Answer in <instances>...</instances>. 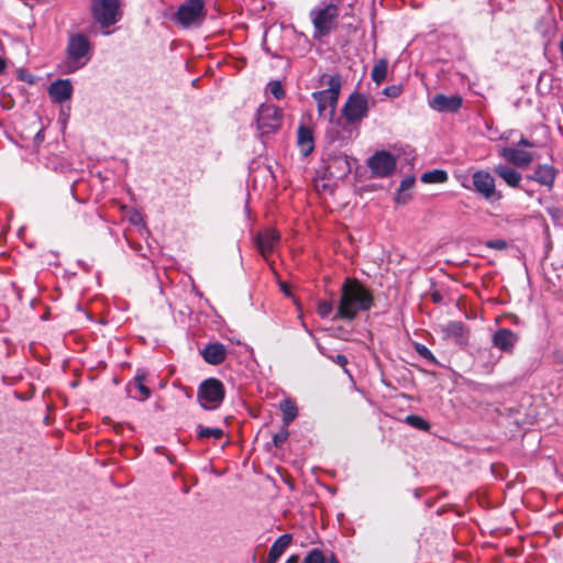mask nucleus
<instances>
[{
  "mask_svg": "<svg viewBox=\"0 0 563 563\" xmlns=\"http://www.w3.org/2000/svg\"><path fill=\"white\" fill-rule=\"evenodd\" d=\"M374 303L372 292L357 279L345 278L340 288V300L333 320L352 321L360 312L368 311Z\"/></svg>",
  "mask_w": 563,
  "mask_h": 563,
  "instance_id": "obj_1",
  "label": "nucleus"
},
{
  "mask_svg": "<svg viewBox=\"0 0 563 563\" xmlns=\"http://www.w3.org/2000/svg\"><path fill=\"white\" fill-rule=\"evenodd\" d=\"M93 44L88 35L81 32L68 34L63 71L73 74L85 67L92 58Z\"/></svg>",
  "mask_w": 563,
  "mask_h": 563,
  "instance_id": "obj_2",
  "label": "nucleus"
},
{
  "mask_svg": "<svg viewBox=\"0 0 563 563\" xmlns=\"http://www.w3.org/2000/svg\"><path fill=\"white\" fill-rule=\"evenodd\" d=\"M327 84L328 88L313 92L312 98L317 102L319 115L332 121L341 89V78L340 76H330Z\"/></svg>",
  "mask_w": 563,
  "mask_h": 563,
  "instance_id": "obj_3",
  "label": "nucleus"
},
{
  "mask_svg": "<svg viewBox=\"0 0 563 563\" xmlns=\"http://www.w3.org/2000/svg\"><path fill=\"white\" fill-rule=\"evenodd\" d=\"M463 188L474 191L487 201H497L503 198L501 192L497 191L495 178L484 169L473 173L471 181L467 178L461 180Z\"/></svg>",
  "mask_w": 563,
  "mask_h": 563,
  "instance_id": "obj_4",
  "label": "nucleus"
},
{
  "mask_svg": "<svg viewBox=\"0 0 563 563\" xmlns=\"http://www.w3.org/2000/svg\"><path fill=\"white\" fill-rule=\"evenodd\" d=\"M206 18L203 0H185L174 15V21L183 29H194L202 25Z\"/></svg>",
  "mask_w": 563,
  "mask_h": 563,
  "instance_id": "obj_5",
  "label": "nucleus"
},
{
  "mask_svg": "<svg viewBox=\"0 0 563 563\" xmlns=\"http://www.w3.org/2000/svg\"><path fill=\"white\" fill-rule=\"evenodd\" d=\"M91 14L93 20L102 27H110L122 18L120 0H92Z\"/></svg>",
  "mask_w": 563,
  "mask_h": 563,
  "instance_id": "obj_6",
  "label": "nucleus"
},
{
  "mask_svg": "<svg viewBox=\"0 0 563 563\" xmlns=\"http://www.w3.org/2000/svg\"><path fill=\"white\" fill-rule=\"evenodd\" d=\"M314 26V37L328 35L335 26L339 8L333 3L317 7L310 12Z\"/></svg>",
  "mask_w": 563,
  "mask_h": 563,
  "instance_id": "obj_7",
  "label": "nucleus"
},
{
  "mask_svg": "<svg viewBox=\"0 0 563 563\" xmlns=\"http://www.w3.org/2000/svg\"><path fill=\"white\" fill-rule=\"evenodd\" d=\"M198 401L207 410H214L220 407L224 398V386L217 378L203 380L198 388Z\"/></svg>",
  "mask_w": 563,
  "mask_h": 563,
  "instance_id": "obj_8",
  "label": "nucleus"
},
{
  "mask_svg": "<svg viewBox=\"0 0 563 563\" xmlns=\"http://www.w3.org/2000/svg\"><path fill=\"white\" fill-rule=\"evenodd\" d=\"M282 110L274 104H262L256 113V125L261 137L275 133L282 125Z\"/></svg>",
  "mask_w": 563,
  "mask_h": 563,
  "instance_id": "obj_9",
  "label": "nucleus"
},
{
  "mask_svg": "<svg viewBox=\"0 0 563 563\" xmlns=\"http://www.w3.org/2000/svg\"><path fill=\"white\" fill-rule=\"evenodd\" d=\"M396 157L387 151H378L367 161V166L375 177L390 176L396 169Z\"/></svg>",
  "mask_w": 563,
  "mask_h": 563,
  "instance_id": "obj_10",
  "label": "nucleus"
},
{
  "mask_svg": "<svg viewBox=\"0 0 563 563\" xmlns=\"http://www.w3.org/2000/svg\"><path fill=\"white\" fill-rule=\"evenodd\" d=\"M368 100L361 93L350 96L343 108V114L350 122L360 121L367 115Z\"/></svg>",
  "mask_w": 563,
  "mask_h": 563,
  "instance_id": "obj_11",
  "label": "nucleus"
},
{
  "mask_svg": "<svg viewBox=\"0 0 563 563\" xmlns=\"http://www.w3.org/2000/svg\"><path fill=\"white\" fill-rule=\"evenodd\" d=\"M279 241L280 235L273 228L264 229L263 231L258 232L254 238V242L257 250L266 260L268 255H271L275 251L276 246L279 244Z\"/></svg>",
  "mask_w": 563,
  "mask_h": 563,
  "instance_id": "obj_12",
  "label": "nucleus"
},
{
  "mask_svg": "<svg viewBox=\"0 0 563 563\" xmlns=\"http://www.w3.org/2000/svg\"><path fill=\"white\" fill-rule=\"evenodd\" d=\"M499 156L519 168H526L533 162L532 153L515 146L503 147L499 151Z\"/></svg>",
  "mask_w": 563,
  "mask_h": 563,
  "instance_id": "obj_13",
  "label": "nucleus"
},
{
  "mask_svg": "<svg viewBox=\"0 0 563 563\" xmlns=\"http://www.w3.org/2000/svg\"><path fill=\"white\" fill-rule=\"evenodd\" d=\"M443 338L452 340L457 345H464L468 340V328L462 321H449L441 327Z\"/></svg>",
  "mask_w": 563,
  "mask_h": 563,
  "instance_id": "obj_14",
  "label": "nucleus"
},
{
  "mask_svg": "<svg viewBox=\"0 0 563 563\" xmlns=\"http://www.w3.org/2000/svg\"><path fill=\"white\" fill-rule=\"evenodd\" d=\"M48 95L54 102L62 103L70 99L73 95V85L69 79H57L51 84Z\"/></svg>",
  "mask_w": 563,
  "mask_h": 563,
  "instance_id": "obj_15",
  "label": "nucleus"
},
{
  "mask_svg": "<svg viewBox=\"0 0 563 563\" xmlns=\"http://www.w3.org/2000/svg\"><path fill=\"white\" fill-rule=\"evenodd\" d=\"M556 170L552 165L541 164L538 165L532 175L527 176L528 179L534 180L538 184L551 189L554 185Z\"/></svg>",
  "mask_w": 563,
  "mask_h": 563,
  "instance_id": "obj_16",
  "label": "nucleus"
},
{
  "mask_svg": "<svg viewBox=\"0 0 563 563\" xmlns=\"http://www.w3.org/2000/svg\"><path fill=\"white\" fill-rule=\"evenodd\" d=\"M431 108L438 111H457L462 106V98L459 96L435 95L430 101Z\"/></svg>",
  "mask_w": 563,
  "mask_h": 563,
  "instance_id": "obj_17",
  "label": "nucleus"
},
{
  "mask_svg": "<svg viewBox=\"0 0 563 563\" xmlns=\"http://www.w3.org/2000/svg\"><path fill=\"white\" fill-rule=\"evenodd\" d=\"M146 373L139 372L134 380L128 386L129 395L140 401L146 400L151 396V390L145 386Z\"/></svg>",
  "mask_w": 563,
  "mask_h": 563,
  "instance_id": "obj_18",
  "label": "nucleus"
},
{
  "mask_svg": "<svg viewBox=\"0 0 563 563\" xmlns=\"http://www.w3.org/2000/svg\"><path fill=\"white\" fill-rule=\"evenodd\" d=\"M494 173L511 188H518L522 179L518 170L505 164L496 165Z\"/></svg>",
  "mask_w": 563,
  "mask_h": 563,
  "instance_id": "obj_19",
  "label": "nucleus"
},
{
  "mask_svg": "<svg viewBox=\"0 0 563 563\" xmlns=\"http://www.w3.org/2000/svg\"><path fill=\"white\" fill-rule=\"evenodd\" d=\"M291 541L292 536L290 533H285L278 537L269 549L266 563H277L286 549L290 545Z\"/></svg>",
  "mask_w": 563,
  "mask_h": 563,
  "instance_id": "obj_20",
  "label": "nucleus"
},
{
  "mask_svg": "<svg viewBox=\"0 0 563 563\" xmlns=\"http://www.w3.org/2000/svg\"><path fill=\"white\" fill-rule=\"evenodd\" d=\"M517 342V335L509 329H500L495 332L493 343L503 351H511Z\"/></svg>",
  "mask_w": 563,
  "mask_h": 563,
  "instance_id": "obj_21",
  "label": "nucleus"
},
{
  "mask_svg": "<svg viewBox=\"0 0 563 563\" xmlns=\"http://www.w3.org/2000/svg\"><path fill=\"white\" fill-rule=\"evenodd\" d=\"M297 144L302 155L307 156L314 148L313 134L309 126L300 125L297 131Z\"/></svg>",
  "mask_w": 563,
  "mask_h": 563,
  "instance_id": "obj_22",
  "label": "nucleus"
},
{
  "mask_svg": "<svg viewBox=\"0 0 563 563\" xmlns=\"http://www.w3.org/2000/svg\"><path fill=\"white\" fill-rule=\"evenodd\" d=\"M225 347L221 343L209 344L202 351L203 360L212 365L222 363L225 358Z\"/></svg>",
  "mask_w": 563,
  "mask_h": 563,
  "instance_id": "obj_23",
  "label": "nucleus"
},
{
  "mask_svg": "<svg viewBox=\"0 0 563 563\" xmlns=\"http://www.w3.org/2000/svg\"><path fill=\"white\" fill-rule=\"evenodd\" d=\"M279 409L283 412V423L288 427L298 415L296 402L290 398H285L280 401Z\"/></svg>",
  "mask_w": 563,
  "mask_h": 563,
  "instance_id": "obj_24",
  "label": "nucleus"
},
{
  "mask_svg": "<svg viewBox=\"0 0 563 563\" xmlns=\"http://www.w3.org/2000/svg\"><path fill=\"white\" fill-rule=\"evenodd\" d=\"M388 63L386 59H379L373 67L371 77L376 84H380L386 79Z\"/></svg>",
  "mask_w": 563,
  "mask_h": 563,
  "instance_id": "obj_25",
  "label": "nucleus"
},
{
  "mask_svg": "<svg viewBox=\"0 0 563 563\" xmlns=\"http://www.w3.org/2000/svg\"><path fill=\"white\" fill-rule=\"evenodd\" d=\"M224 432L221 428H209L201 424L197 426V435L200 439L213 438L216 440L221 439Z\"/></svg>",
  "mask_w": 563,
  "mask_h": 563,
  "instance_id": "obj_26",
  "label": "nucleus"
},
{
  "mask_svg": "<svg viewBox=\"0 0 563 563\" xmlns=\"http://www.w3.org/2000/svg\"><path fill=\"white\" fill-rule=\"evenodd\" d=\"M446 179V173L440 169L427 172L421 176V181L426 184L444 183Z\"/></svg>",
  "mask_w": 563,
  "mask_h": 563,
  "instance_id": "obj_27",
  "label": "nucleus"
},
{
  "mask_svg": "<svg viewBox=\"0 0 563 563\" xmlns=\"http://www.w3.org/2000/svg\"><path fill=\"white\" fill-rule=\"evenodd\" d=\"M405 421L416 428V429H419V430H423V431H427L429 430L430 428V424L427 420H424L422 417L420 416H417V415H409L406 417Z\"/></svg>",
  "mask_w": 563,
  "mask_h": 563,
  "instance_id": "obj_28",
  "label": "nucleus"
},
{
  "mask_svg": "<svg viewBox=\"0 0 563 563\" xmlns=\"http://www.w3.org/2000/svg\"><path fill=\"white\" fill-rule=\"evenodd\" d=\"M328 559L323 552L317 548L311 549L303 559V563H327Z\"/></svg>",
  "mask_w": 563,
  "mask_h": 563,
  "instance_id": "obj_29",
  "label": "nucleus"
},
{
  "mask_svg": "<svg viewBox=\"0 0 563 563\" xmlns=\"http://www.w3.org/2000/svg\"><path fill=\"white\" fill-rule=\"evenodd\" d=\"M416 352L424 360L431 362V363H437V360L434 357V355L432 354V352L423 344H420V343H417L416 346Z\"/></svg>",
  "mask_w": 563,
  "mask_h": 563,
  "instance_id": "obj_30",
  "label": "nucleus"
},
{
  "mask_svg": "<svg viewBox=\"0 0 563 563\" xmlns=\"http://www.w3.org/2000/svg\"><path fill=\"white\" fill-rule=\"evenodd\" d=\"M288 437H289V431H288L287 427H285L273 437L274 445L276 448H280L287 441Z\"/></svg>",
  "mask_w": 563,
  "mask_h": 563,
  "instance_id": "obj_31",
  "label": "nucleus"
},
{
  "mask_svg": "<svg viewBox=\"0 0 563 563\" xmlns=\"http://www.w3.org/2000/svg\"><path fill=\"white\" fill-rule=\"evenodd\" d=\"M333 311V305L330 301H320L318 303V313L321 318H328Z\"/></svg>",
  "mask_w": 563,
  "mask_h": 563,
  "instance_id": "obj_32",
  "label": "nucleus"
},
{
  "mask_svg": "<svg viewBox=\"0 0 563 563\" xmlns=\"http://www.w3.org/2000/svg\"><path fill=\"white\" fill-rule=\"evenodd\" d=\"M318 349L319 351L325 355L328 358H330L331 361H333L335 364L342 366V367H345V365L347 364V358L345 355L343 354H336V355H330V354H327L323 350L322 346L318 345Z\"/></svg>",
  "mask_w": 563,
  "mask_h": 563,
  "instance_id": "obj_33",
  "label": "nucleus"
},
{
  "mask_svg": "<svg viewBox=\"0 0 563 563\" xmlns=\"http://www.w3.org/2000/svg\"><path fill=\"white\" fill-rule=\"evenodd\" d=\"M268 90L276 99H282L285 95L283 86L279 81H271L268 84Z\"/></svg>",
  "mask_w": 563,
  "mask_h": 563,
  "instance_id": "obj_34",
  "label": "nucleus"
},
{
  "mask_svg": "<svg viewBox=\"0 0 563 563\" xmlns=\"http://www.w3.org/2000/svg\"><path fill=\"white\" fill-rule=\"evenodd\" d=\"M415 185V178L413 177H406L401 180L399 191L404 192L407 190H410Z\"/></svg>",
  "mask_w": 563,
  "mask_h": 563,
  "instance_id": "obj_35",
  "label": "nucleus"
},
{
  "mask_svg": "<svg viewBox=\"0 0 563 563\" xmlns=\"http://www.w3.org/2000/svg\"><path fill=\"white\" fill-rule=\"evenodd\" d=\"M487 246L494 250H505L507 247V243L504 240L497 239L488 241Z\"/></svg>",
  "mask_w": 563,
  "mask_h": 563,
  "instance_id": "obj_36",
  "label": "nucleus"
},
{
  "mask_svg": "<svg viewBox=\"0 0 563 563\" xmlns=\"http://www.w3.org/2000/svg\"><path fill=\"white\" fill-rule=\"evenodd\" d=\"M384 93L388 97H398L400 93V88L397 86H389L384 89Z\"/></svg>",
  "mask_w": 563,
  "mask_h": 563,
  "instance_id": "obj_37",
  "label": "nucleus"
},
{
  "mask_svg": "<svg viewBox=\"0 0 563 563\" xmlns=\"http://www.w3.org/2000/svg\"><path fill=\"white\" fill-rule=\"evenodd\" d=\"M518 146H522V147H533V143L530 142L529 140H527L526 137H521L520 141L518 142Z\"/></svg>",
  "mask_w": 563,
  "mask_h": 563,
  "instance_id": "obj_38",
  "label": "nucleus"
},
{
  "mask_svg": "<svg viewBox=\"0 0 563 563\" xmlns=\"http://www.w3.org/2000/svg\"><path fill=\"white\" fill-rule=\"evenodd\" d=\"M142 221L141 214L136 211L131 216V222L134 224H139Z\"/></svg>",
  "mask_w": 563,
  "mask_h": 563,
  "instance_id": "obj_39",
  "label": "nucleus"
},
{
  "mask_svg": "<svg viewBox=\"0 0 563 563\" xmlns=\"http://www.w3.org/2000/svg\"><path fill=\"white\" fill-rule=\"evenodd\" d=\"M286 563H299V556H298V555H295V554H294V555H290V556L287 559Z\"/></svg>",
  "mask_w": 563,
  "mask_h": 563,
  "instance_id": "obj_40",
  "label": "nucleus"
},
{
  "mask_svg": "<svg viewBox=\"0 0 563 563\" xmlns=\"http://www.w3.org/2000/svg\"><path fill=\"white\" fill-rule=\"evenodd\" d=\"M5 67H7L5 60L2 57H0V74H2L5 70Z\"/></svg>",
  "mask_w": 563,
  "mask_h": 563,
  "instance_id": "obj_41",
  "label": "nucleus"
},
{
  "mask_svg": "<svg viewBox=\"0 0 563 563\" xmlns=\"http://www.w3.org/2000/svg\"><path fill=\"white\" fill-rule=\"evenodd\" d=\"M327 563H340L334 555H331V558L328 560Z\"/></svg>",
  "mask_w": 563,
  "mask_h": 563,
  "instance_id": "obj_42",
  "label": "nucleus"
},
{
  "mask_svg": "<svg viewBox=\"0 0 563 563\" xmlns=\"http://www.w3.org/2000/svg\"><path fill=\"white\" fill-rule=\"evenodd\" d=\"M282 289L284 290L285 294H288V290L285 285H282Z\"/></svg>",
  "mask_w": 563,
  "mask_h": 563,
  "instance_id": "obj_43",
  "label": "nucleus"
}]
</instances>
